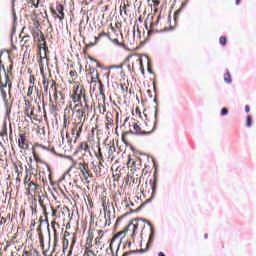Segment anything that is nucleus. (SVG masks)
<instances>
[{
    "mask_svg": "<svg viewBox=\"0 0 256 256\" xmlns=\"http://www.w3.org/2000/svg\"><path fill=\"white\" fill-rule=\"evenodd\" d=\"M246 121H247V127H251V116L248 115Z\"/></svg>",
    "mask_w": 256,
    "mask_h": 256,
    "instance_id": "nucleus-25",
    "label": "nucleus"
},
{
    "mask_svg": "<svg viewBox=\"0 0 256 256\" xmlns=\"http://www.w3.org/2000/svg\"><path fill=\"white\" fill-rule=\"evenodd\" d=\"M69 75H70V77H75V71H70Z\"/></svg>",
    "mask_w": 256,
    "mask_h": 256,
    "instance_id": "nucleus-35",
    "label": "nucleus"
},
{
    "mask_svg": "<svg viewBox=\"0 0 256 256\" xmlns=\"http://www.w3.org/2000/svg\"><path fill=\"white\" fill-rule=\"evenodd\" d=\"M104 219L106 220V225H111V211L105 212Z\"/></svg>",
    "mask_w": 256,
    "mask_h": 256,
    "instance_id": "nucleus-11",
    "label": "nucleus"
},
{
    "mask_svg": "<svg viewBox=\"0 0 256 256\" xmlns=\"http://www.w3.org/2000/svg\"><path fill=\"white\" fill-rule=\"evenodd\" d=\"M100 165H101V167H103V162L100 161Z\"/></svg>",
    "mask_w": 256,
    "mask_h": 256,
    "instance_id": "nucleus-51",
    "label": "nucleus"
},
{
    "mask_svg": "<svg viewBox=\"0 0 256 256\" xmlns=\"http://www.w3.org/2000/svg\"><path fill=\"white\" fill-rule=\"evenodd\" d=\"M67 111H69V109H68V108H66V109H65V113H67Z\"/></svg>",
    "mask_w": 256,
    "mask_h": 256,
    "instance_id": "nucleus-50",
    "label": "nucleus"
},
{
    "mask_svg": "<svg viewBox=\"0 0 256 256\" xmlns=\"http://www.w3.org/2000/svg\"><path fill=\"white\" fill-rule=\"evenodd\" d=\"M87 109H89V105L86 104L82 110H76V114L87 115Z\"/></svg>",
    "mask_w": 256,
    "mask_h": 256,
    "instance_id": "nucleus-12",
    "label": "nucleus"
},
{
    "mask_svg": "<svg viewBox=\"0 0 256 256\" xmlns=\"http://www.w3.org/2000/svg\"><path fill=\"white\" fill-rule=\"evenodd\" d=\"M56 85H57V83L54 80H52L51 81L50 89H53V87H55Z\"/></svg>",
    "mask_w": 256,
    "mask_h": 256,
    "instance_id": "nucleus-31",
    "label": "nucleus"
},
{
    "mask_svg": "<svg viewBox=\"0 0 256 256\" xmlns=\"http://www.w3.org/2000/svg\"><path fill=\"white\" fill-rule=\"evenodd\" d=\"M224 81L225 83H231V74H229V72H227L226 74H224Z\"/></svg>",
    "mask_w": 256,
    "mask_h": 256,
    "instance_id": "nucleus-16",
    "label": "nucleus"
},
{
    "mask_svg": "<svg viewBox=\"0 0 256 256\" xmlns=\"http://www.w3.org/2000/svg\"><path fill=\"white\" fill-rule=\"evenodd\" d=\"M78 169L81 171V173H85V171H87V166L80 162L78 163Z\"/></svg>",
    "mask_w": 256,
    "mask_h": 256,
    "instance_id": "nucleus-14",
    "label": "nucleus"
},
{
    "mask_svg": "<svg viewBox=\"0 0 256 256\" xmlns=\"http://www.w3.org/2000/svg\"><path fill=\"white\" fill-rule=\"evenodd\" d=\"M245 111H246V113H249V111H250L249 105L245 106Z\"/></svg>",
    "mask_w": 256,
    "mask_h": 256,
    "instance_id": "nucleus-36",
    "label": "nucleus"
},
{
    "mask_svg": "<svg viewBox=\"0 0 256 256\" xmlns=\"http://www.w3.org/2000/svg\"><path fill=\"white\" fill-rule=\"evenodd\" d=\"M32 213H37V209L32 207Z\"/></svg>",
    "mask_w": 256,
    "mask_h": 256,
    "instance_id": "nucleus-41",
    "label": "nucleus"
},
{
    "mask_svg": "<svg viewBox=\"0 0 256 256\" xmlns=\"http://www.w3.org/2000/svg\"><path fill=\"white\" fill-rule=\"evenodd\" d=\"M64 9L65 8L61 4L57 5L56 7V11L58 12L57 17L59 18V21H63V19H65V13H63Z\"/></svg>",
    "mask_w": 256,
    "mask_h": 256,
    "instance_id": "nucleus-7",
    "label": "nucleus"
},
{
    "mask_svg": "<svg viewBox=\"0 0 256 256\" xmlns=\"http://www.w3.org/2000/svg\"><path fill=\"white\" fill-rule=\"evenodd\" d=\"M140 65H143V62H142V60H140Z\"/></svg>",
    "mask_w": 256,
    "mask_h": 256,
    "instance_id": "nucleus-54",
    "label": "nucleus"
},
{
    "mask_svg": "<svg viewBox=\"0 0 256 256\" xmlns=\"http://www.w3.org/2000/svg\"><path fill=\"white\" fill-rule=\"evenodd\" d=\"M137 227H138V224H135V223L131 222L124 229V231L120 233V235H123V233H131V235H135V231H137Z\"/></svg>",
    "mask_w": 256,
    "mask_h": 256,
    "instance_id": "nucleus-5",
    "label": "nucleus"
},
{
    "mask_svg": "<svg viewBox=\"0 0 256 256\" xmlns=\"http://www.w3.org/2000/svg\"><path fill=\"white\" fill-rule=\"evenodd\" d=\"M109 75H111V72H108V73H107V78H108V79H109Z\"/></svg>",
    "mask_w": 256,
    "mask_h": 256,
    "instance_id": "nucleus-46",
    "label": "nucleus"
},
{
    "mask_svg": "<svg viewBox=\"0 0 256 256\" xmlns=\"http://www.w3.org/2000/svg\"><path fill=\"white\" fill-rule=\"evenodd\" d=\"M52 215H55V213H57V210H55V209H52Z\"/></svg>",
    "mask_w": 256,
    "mask_h": 256,
    "instance_id": "nucleus-43",
    "label": "nucleus"
},
{
    "mask_svg": "<svg viewBox=\"0 0 256 256\" xmlns=\"http://www.w3.org/2000/svg\"><path fill=\"white\" fill-rule=\"evenodd\" d=\"M126 9H127V6L124 5V6L121 8V11H124V13H127V10H126Z\"/></svg>",
    "mask_w": 256,
    "mask_h": 256,
    "instance_id": "nucleus-34",
    "label": "nucleus"
},
{
    "mask_svg": "<svg viewBox=\"0 0 256 256\" xmlns=\"http://www.w3.org/2000/svg\"><path fill=\"white\" fill-rule=\"evenodd\" d=\"M2 72L5 77V82L3 84V81L1 80V76H0V91H1L2 99L4 101H6L7 100V92L5 91V88H7V84L9 83V75L7 74V71L5 70L4 66H3Z\"/></svg>",
    "mask_w": 256,
    "mask_h": 256,
    "instance_id": "nucleus-1",
    "label": "nucleus"
},
{
    "mask_svg": "<svg viewBox=\"0 0 256 256\" xmlns=\"http://www.w3.org/2000/svg\"><path fill=\"white\" fill-rule=\"evenodd\" d=\"M39 147H41V149L47 150V147H45V146H43V145H39Z\"/></svg>",
    "mask_w": 256,
    "mask_h": 256,
    "instance_id": "nucleus-40",
    "label": "nucleus"
},
{
    "mask_svg": "<svg viewBox=\"0 0 256 256\" xmlns=\"http://www.w3.org/2000/svg\"><path fill=\"white\" fill-rule=\"evenodd\" d=\"M90 75H92L91 83H97V80L99 79V73H97L95 68L90 69Z\"/></svg>",
    "mask_w": 256,
    "mask_h": 256,
    "instance_id": "nucleus-9",
    "label": "nucleus"
},
{
    "mask_svg": "<svg viewBox=\"0 0 256 256\" xmlns=\"http://www.w3.org/2000/svg\"><path fill=\"white\" fill-rule=\"evenodd\" d=\"M154 7H159V4L161 3L159 0H153Z\"/></svg>",
    "mask_w": 256,
    "mask_h": 256,
    "instance_id": "nucleus-27",
    "label": "nucleus"
},
{
    "mask_svg": "<svg viewBox=\"0 0 256 256\" xmlns=\"http://www.w3.org/2000/svg\"><path fill=\"white\" fill-rule=\"evenodd\" d=\"M71 169H73V166H71V167L68 169V171H71Z\"/></svg>",
    "mask_w": 256,
    "mask_h": 256,
    "instance_id": "nucleus-49",
    "label": "nucleus"
},
{
    "mask_svg": "<svg viewBox=\"0 0 256 256\" xmlns=\"http://www.w3.org/2000/svg\"><path fill=\"white\" fill-rule=\"evenodd\" d=\"M41 207L44 214L47 215V207L44 204H41Z\"/></svg>",
    "mask_w": 256,
    "mask_h": 256,
    "instance_id": "nucleus-28",
    "label": "nucleus"
},
{
    "mask_svg": "<svg viewBox=\"0 0 256 256\" xmlns=\"http://www.w3.org/2000/svg\"><path fill=\"white\" fill-rule=\"evenodd\" d=\"M133 130H130V133H132V135H151V131H141V126H139L138 124H134Z\"/></svg>",
    "mask_w": 256,
    "mask_h": 256,
    "instance_id": "nucleus-4",
    "label": "nucleus"
},
{
    "mask_svg": "<svg viewBox=\"0 0 256 256\" xmlns=\"http://www.w3.org/2000/svg\"><path fill=\"white\" fill-rule=\"evenodd\" d=\"M48 231H49V228H48ZM48 233H49V234H48L49 241H51V232L49 231Z\"/></svg>",
    "mask_w": 256,
    "mask_h": 256,
    "instance_id": "nucleus-38",
    "label": "nucleus"
},
{
    "mask_svg": "<svg viewBox=\"0 0 256 256\" xmlns=\"http://www.w3.org/2000/svg\"><path fill=\"white\" fill-rule=\"evenodd\" d=\"M228 114H229V110L227 108H222L221 110L222 117H225V115H228Z\"/></svg>",
    "mask_w": 256,
    "mask_h": 256,
    "instance_id": "nucleus-23",
    "label": "nucleus"
},
{
    "mask_svg": "<svg viewBox=\"0 0 256 256\" xmlns=\"http://www.w3.org/2000/svg\"><path fill=\"white\" fill-rule=\"evenodd\" d=\"M18 145L20 149H29V144L27 143V136L21 134L18 139Z\"/></svg>",
    "mask_w": 256,
    "mask_h": 256,
    "instance_id": "nucleus-6",
    "label": "nucleus"
},
{
    "mask_svg": "<svg viewBox=\"0 0 256 256\" xmlns=\"http://www.w3.org/2000/svg\"><path fill=\"white\" fill-rule=\"evenodd\" d=\"M31 115H33V111L30 112V117H31Z\"/></svg>",
    "mask_w": 256,
    "mask_h": 256,
    "instance_id": "nucleus-55",
    "label": "nucleus"
},
{
    "mask_svg": "<svg viewBox=\"0 0 256 256\" xmlns=\"http://www.w3.org/2000/svg\"><path fill=\"white\" fill-rule=\"evenodd\" d=\"M128 165H135V160L134 159H129Z\"/></svg>",
    "mask_w": 256,
    "mask_h": 256,
    "instance_id": "nucleus-32",
    "label": "nucleus"
},
{
    "mask_svg": "<svg viewBox=\"0 0 256 256\" xmlns=\"http://www.w3.org/2000/svg\"><path fill=\"white\" fill-rule=\"evenodd\" d=\"M1 57H3V52H0V76L3 75V67H5L1 61Z\"/></svg>",
    "mask_w": 256,
    "mask_h": 256,
    "instance_id": "nucleus-18",
    "label": "nucleus"
},
{
    "mask_svg": "<svg viewBox=\"0 0 256 256\" xmlns=\"http://www.w3.org/2000/svg\"><path fill=\"white\" fill-rule=\"evenodd\" d=\"M51 225H52V229L54 231V241H57V229H55V225H57V223L52 222Z\"/></svg>",
    "mask_w": 256,
    "mask_h": 256,
    "instance_id": "nucleus-17",
    "label": "nucleus"
},
{
    "mask_svg": "<svg viewBox=\"0 0 256 256\" xmlns=\"http://www.w3.org/2000/svg\"><path fill=\"white\" fill-rule=\"evenodd\" d=\"M82 96H83V89H81L79 86H77L72 94L73 103H79V101H81Z\"/></svg>",
    "mask_w": 256,
    "mask_h": 256,
    "instance_id": "nucleus-3",
    "label": "nucleus"
},
{
    "mask_svg": "<svg viewBox=\"0 0 256 256\" xmlns=\"http://www.w3.org/2000/svg\"><path fill=\"white\" fill-rule=\"evenodd\" d=\"M32 93H33V88L30 87V88L28 89V96L31 95Z\"/></svg>",
    "mask_w": 256,
    "mask_h": 256,
    "instance_id": "nucleus-33",
    "label": "nucleus"
},
{
    "mask_svg": "<svg viewBox=\"0 0 256 256\" xmlns=\"http://www.w3.org/2000/svg\"><path fill=\"white\" fill-rule=\"evenodd\" d=\"M82 175L85 179H89V171L86 170L85 172L82 173Z\"/></svg>",
    "mask_w": 256,
    "mask_h": 256,
    "instance_id": "nucleus-26",
    "label": "nucleus"
},
{
    "mask_svg": "<svg viewBox=\"0 0 256 256\" xmlns=\"http://www.w3.org/2000/svg\"><path fill=\"white\" fill-rule=\"evenodd\" d=\"M33 254L29 251H24L22 256H32Z\"/></svg>",
    "mask_w": 256,
    "mask_h": 256,
    "instance_id": "nucleus-29",
    "label": "nucleus"
},
{
    "mask_svg": "<svg viewBox=\"0 0 256 256\" xmlns=\"http://www.w3.org/2000/svg\"><path fill=\"white\" fill-rule=\"evenodd\" d=\"M79 149L80 151H84V153H89L90 157L93 155L91 154V149L89 148V144L87 142L80 143Z\"/></svg>",
    "mask_w": 256,
    "mask_h": 256,
    "instance_id": "nucleus-8",
    "label": "nucleus"
},
{
    "mask_svg": "<svg viewBox=\"0 0 256 256\" xmlns=\"http://www.w3.org/2000/svg\"><path fill=\"white\" fill-rule=\"evenodd\" d=\"M26 116L28 117V119H32V118H31V114L26 113Z\"/></svg>",
    "mask_w": 256,
    "mask_h": 256,
    "instance_id": "nucleus-39",
    "label": "nucleus"
},
{
    "mask_svg": "<svg viewBox=\"0 0 256 256\" xmlns=\"http://www.w3.org/2000/svg\"><path fill=\"white\" fill-rule=\"evenodd\" d=\"M34 39H37V41L41 43V41H43V36L41 35V32L36 33V35L34 36Z\"/></svg>",
    "mask_w": 256,
    "mask_h": 256,
    "instance_id": "nucleus-19",
    "label": "nucleus"
},
{
    "mask_svg": "<svg viewBox=\"0 0 256 256\" xmlns=\"http://www.w3.org/2000/svg\"><path fill=\"white\" fill-rule=\"evenodd\" d=\"M148 93H151V90H148Z\"/></svg>",
    "mask_w": 256,
    "mask_h": 256,
    "instance_id": "nucleus-58",
    "label": "nucleus"
},
{
    "mask_svg": "<svg viewBox=\"0 0 256 256\" xmlns=\"http://www.w3.org/2000/svg\"><path fill=\"white\" fill-rule=\"evenodd\" d=\"M89 253L91 254V255H93L94 253H93V251H89Z\"/></svg>",
    "mask_w": 256,
    "mask_h": 256,
    "instance_id": "nucleus-52",
    "label": "nucleus"
},
{
    "mask_svg": "<svg viewBox=\"0 0 256 256\" xmlns=\"http://www.w3.org/2000/svg\"><path fill=\"white\" fill-rule=\"evenodd\" d=\"M148 225L151 226V223L148 222Z\"/></svg>",
    "mask_w": 256,
    "mask_h": 256,
    "instance_id": "nucleus-59",
    "label": "nucleus"
},
{
    "mask_svg": "<svg viewBox=\"0 0 256 256\" xmlns=\"http://www.w3.org/2000/svg\"><path fill=\"white\" fill-rule=\"evenodd\" d=\"M95 40H96V41H99V38L95 37Z\"/></svg>",
    "mask_w": 256,
    "mask_h": 256,
    "instance_id": "nucleus-53",
    "label": "nucleus"
},
{
    "mask_svg": "<svg viewBox=\"0 0 256 256\" xmlns=\"http://www.w3.org/2000/svg\"><path fill=\"white\" fill-rule=\"evenodd\" d=\"M50 151H51V153H54V155L56 154L55 148H51Z\"/></svg>",
    "mask_w": 256,
    "mask_h": 256,
    "instance_id": "nucleus-37",
    "label": "nucleus"
},
{
    "mask_svg": "<svg viewBox=\"0 0 256 256\" xmlns=\"http://www.w3.org/2000/svg\"><path fill=\"white\" fill-rule=\"evenodd\" d=\"M98 161H103V153H101V147H98V153H95Z\"/></svg>",
    "mask_w": 256,
    "mask_h": 256,
    "instance_id": "nucleus-15",
    "label": "nucleus"
},
{
    "mask_svg": "<svg viewBox=\"0 0 256 256\" xmlns=\"http://www.w3.org/2000/svg\"><path fill=\"white\" fill-rule=\"evenodd\" d=\"M148 72L153 73V71H151V69H150V68H148Z\"/></svg>",
    "mask_w": 256,
    "mask_h": 256,
    "instance_id": "nucleus-48",
    "label": "nucleus"
},
{
    "mask_svg": "<svg viewBox=\"0 0 256 256\" xmlns=\"http://www.w3.org/2000/svg\"><path fill=\"white\" fill-rule=\"evenodd\" d=\"M155 118L157 119V108H155Z\"/></svg>",
    "mask_w": 256,
    "mask_h": 256,
    "instance_id": "nucleus-45",
    "label": "nucleus"
},
{
    "mask_svg": "<svg viewBox=\"0 0 256 256\" xmlns=\"http://www.w3.org/2000/svg\"><path fill=\"white\" fill-rule=\"evenodd\" d=\"M150 33H152L151 31H148V35H150Z\"/></svg>",
    "mask_w": 256,
    "mask_h": 256,
    "instance_id": "nucleus-56",
    "label": "nucleus"
},
{
    "mask_svg": "<svg viewBox=\"0 0 256 256\" xmlns=\"http://www.w3.org/2000/svg\"><path fill=\"white\" fill-rule=\"evenodd\" d=\"M146 29H149L147 25H146Z\"/></svg>",
    "mask_w": 256,
    "mask_h": 256,
    "instance_id": "nucleus-60",
    "label": "nucleus"
},
{
    "mask_svg": "<svg viewBox=\"0 0 256 256\" xmlns=\"http://www.w3.org/2000/svg\"><path fill=\"white\" fill-rule=\"evenodd\" d=\"M204 237H205L206 239H208L209 235H208V234H205Z\"/></svg>",
    "mask_w": 256,
    "mask_h": 256,
    "instance_id": "nucleus-47",
    "label": "nucleus"
},
{
    "mask_svg": "<svg viewBox=\"0 0 256 256\" xmlns=\"http://www.w3.org/2000/svg\"><path fill=\"white\" fill-rule=\"evenodd\" d=\"M139 21H141V18H139Z\"/></svg>",
    "mask_w": 256,
    "mask_h": 256,
    "instance_id": "nucleus-61",
    "label": "nucleus"
},
{
    "mask_svg": "<svg viewBox=\"0 0 256 256\" xmlns=\"http://www.w3.org/2000/svg\"><path fill=\"white\" fill-rule=\"evenodd\" d=\"M135 204H133V202H131L130 204H128V207H133Z\"/></svg>",
    "mask_w": 256,
    "mask_h": 256,
    "instance_id": "nucleus-42",
    "label": "nucleus"
},
{
    "mask_svg": "<svg viewBox=\"0 0 256 256\" xmlns=\"http://www.w3.org/2000/svg\"><path fill=\"white\" fill-rule=\"evenodd\" d=\"M78 117V123L85 124V121H87V115L86 114H76Z\"/></svg>",
    "mask_w": 256,
    "mask_h": 256,
    "instance_id": "nucleus-10",
    "label": "nucleus"
},
{
    "mask_svg": "<svg viewBox=\"0 0 256 256\" xmlns=\"http://www.w3.org/2000/svg\"><path fill=\"white\" fill-rule=\"evenodd\" d=\"M111 41L114 45H117L118 47H123V44H121V42H119V39L114 38V39H111Z\"/></svg>",
    "mask_w": 256,
    "mask_h": 256,
    "instance_id": "nucleus-20",
    "label": "nucleus"
},
{
    "mask_svg": "<svg viewBox=\"0 0 256 256\" xmlns=\"http://www.w3.org/2000/svg\"><path fill=\"white\" fill-rule=\"evenodd\" d=\"M151 231V234H150V238H149V241H153L154 237H155V232L153 231V228L150 229Z\"/></svg>",
    "mask_w": 256,
    "mask_h": 256,
    "instance_id": "nucleus-24",
    "label": "nucleus"
},
{
    "mask_svg": "<svg viewBox=\"0 0 256 256\" xmlns=\"http://www.w3.org/2000/svg\"><path fill=\"white\" fill-rule=\"evenodd\" d=\"M81 133H83V122H76L72 128V135L74 137V143H77V139L81 137Z\"/></svg>",
    "mask_w": 256,
    "mask_h": 256,
    "instance_id": "nucleus-2",
    "label": "nucleus"
},
{
    "mask_svg": "<svg viewBox=\"0 0 256 256\" xmlns=\"http://www.w3.org/2000/svg\"><path fill=\"white\" fill-rule=\"evenodd\" d=\"M28 189L30 191H37V184H35V182L31 181L29 184H28Z\"/></svg>",
    "mask_w": 256,
    "mask_h": 256,
    "instance_id": "nucleus-13",
    "label": "nucleus"
},
{
    "mask_svg": "<svg viewBox=\"0 0 256 256\" xmlns=\"http://www.w3.org/2000/svg\"><path fill=\"white\" fill-rule=\"evenodd\" d=\"M103 233V231H99V234Z\"/></svg>",
    "mask_w": 256,
    "mask_h": 256,
    "instance_id": "nucleus-57",
    "label": "nucleus"
},
{
    "mask_svg": "<svg viewBox=\"0 0 256 256\" xmlns=\"http://www.w3.org/2000/svg\"><path fill=\"white\" fill-rule=\"evenodd\" d=\"M219 43L220 45L225 46L227 44V38H225L224 36H221L219 39Z\"/></svg>",
    "mask_w": 256,
    "mask_h": 256,
    "instance_id": "nucleus-21",
    "label": "nucleus"
},
{
    "mask_svg": "<svg viewBox=\"0 0 256 256\" xmlns=\"http://www.w3.org/2000/svg\"><path fill=\"white\" fill-rule=\"evenodd\" d=\"M241 3V0H236V5H239Z\"/></svg>",
    "mask_w": 256,
    "mask_h": 256,
    "instance_id": "nucleus-44",
    "label": "nucleus"
},
{
    "mask_svg": "<svg viewBox=\"0 0 256 256\" xmlns=\"http://www.w3.org/2000/svg\"><path fill=\"white\" fill-rule=\"evenodd\" d=\"M5 223H7V219L2 217L0 220V225H5Z\"/></svg>",
    "mask_w": 256,
    "mask_h": 256,
    "instance_id": "nucleus-30",
    "label": "nucleus"
},
{
    "mask_svg": "<svg viewBox=\"0 0 256 256\" xmlns=\"http://www.w3.org/2000/svg\"><path fill=\"white\" fill-rule=\"evenodd\" d=\"M43 85H44V91L47 93V91H49V82L44 79Z\"/></svg>",
    "mask_w": 256,
    "mask_h": 256,
    "instance_id": "nucleus-22",
    "label": "nucleus"
}]
</instances>
